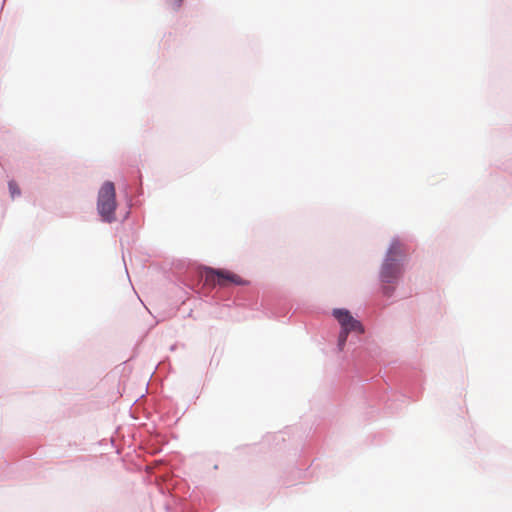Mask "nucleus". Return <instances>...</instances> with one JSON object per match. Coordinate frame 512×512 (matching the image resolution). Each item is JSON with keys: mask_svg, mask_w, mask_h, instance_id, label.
Masks as SVG:
<instances>
[{"mask_svg": "<svg viewBox=\"0 0 512 512\" xmlns=\"http://www.w3.org/2000/svg\"><path fill=\"white\" fill-rule=\"evenodd\" d=\"M116 207L115 186L112 182L107 181L102 185L98 193L97 209L102 220L109 223L113 222L115 220Z\"/></svg>", "mask_w": 512, "mask_h": 512, "instance_id": "nucleus-1", "label": "nucleus"}, {"mask_svg": "<svg viewBox=\"0 0 512 512\" xmlns=\"http://www.w3.org/2000/svg\"><path fill=\"white\" fill-rule=\"evenodd\" d=\"M205 280L207 283L222 287H225L230 283L239 286L249 284L247 280H244L242 277L229 270L215 268H207L205 270Z\"/></svg>", "mask_w": 512, "mask_h": 512, "instance_id": "nucleus-2", "label": "nucleus"}, {"mask_svg": "<svg viewBox=\"0 0 512 512\" xmlns=\"http://www.w3.org/2000/svg\"><path fill=\"white\" fill-rule=\"evenodd\" d=\"M333 316L337 319L341 325V329L346 332H358L363 333L364 329L362 324L356 320L351 313L346 309H334Z\"/></svg>", "mask_w": 512, "mask_h": 512, "instance_id": "nucleus-3", "label": "nucleus"}, {"mask_svg": "<svg viewBox=\"0 0 512 512\" xmlns=\"http://www.w3.org/2000/svg\"><path fill=\"white\" fill-rule=\"evenodd\" d=\"M401 274V267L394 261L386 259L381 270V279L385 283H392Z\"/></svg>", "mask_w": 512, "mask_h": 512, "instance_id": "nucleus-4", "label": "nucleus"}, {"mask_svg": "<svg viewBox=\"0 0 512 512\" xmlns=\"http://www.w3.org/2000/svg\"><path fill=\"white\" fill-rule=\"evenodd\" d=\"M404 253L403 245L399 241H393L388 253L386 259H390L391 261L396 262V258Z\"/></svg>", "mask_w": 512, "mask_h": 512, "instance_id": "nucleus-5", "label": "nucleus"}, {"mask_svg": "<svg viewBox=\"0 0 512 512\" xmlns=\"http://www.w3.org/2000/svg\"><path fill=\"white\" fill-rule=\"evenodd\" d=\"M8 186H9V191H10V194H11L12 198H14L15 196L20 195V189H19V187H18L16 182L10 181Z\"/></svg>", "mask_w": 512, "mask_h": 512, "instance_id": "nucleus-6", "label": "nucleus"}, {"mask_svg": "<svg viewBox=\"0 0 512 512\" xmlns=\"http://www.w3.org/2000/svg\"><path fill=\"white\" fill-rule=\"evenodd\" d=\"M350 332H346L344 330H341L340 334H339V338H338V346H339V349L342 350L346 341H347V336Z\"/></svg>", "mask_w": 512, "mask_h": 512, "instance_id": "nucleus-7", "label": "nucleus"}, {"mask_svg": "<svg viewBox=\"0 0 512 512\" xmlns=\"http://www.w3.org/2000/svg\"><path fill=\"white\" fill-rule=\"evenodd\" d=\"M177 1H178V6H180V3H181L182 0H177Z\"/></svg>", "mask_w": 512, "mask_h": 512, "instance_id": "nucleus-8", "label": "nucleus"}]
</instances>
